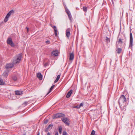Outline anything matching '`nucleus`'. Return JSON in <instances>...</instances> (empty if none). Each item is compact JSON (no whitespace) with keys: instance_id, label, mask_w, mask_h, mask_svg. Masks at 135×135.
<instances>
[{"instance_id":"38","label":"nucleus","mask_w":135,"mask_h":135,"mask_svg":"<svg viewBox=\"0 0 135 135\" xmlns=\"http://www.w3.org/2000/svg\"><path fill=\"white\" fill-rule=\"evenodd\" d=\"M79 106L80 107H81L83 106V103H81L79 105Z\"/></svg>"},{"instance_id":"9","label":"nucleus","mask_w":135,"mask_h":135,"mask_svg":"<svg viewBox=\"0 0 135 135\" xmlns=\"http://www.w3.org/2000/svg\"><path fill=\"white\" fill-rule=\"evenodd\" d=\"M51 55L52 56H56L58 55V52L57 51H54L51 52Z\"/></svg>"},{"instance_id":"42","label":"nucleus","mask_w":135,"mask_h":135,"mask_svg":"<svg viewBox=\"0 0 135 135\" xmlns=\"http://www.w3.org/2000/svg\"><path fill=\"white\" fill-rule=\"evenodd\" d=\"M54 33L56 36L57 35V32H55Z\"/></svg>"},{"instance_id":"11","label":"nucleus","mask_w":135,"mask_h":135,"mask_svg":"<svg viewBox=\"0 0 135 135\" xmlns=\"http://www.w3.org/2000/svg\"><path fill=\"white\" fill-rule=\"evenodd\" d=\"M72 93V90H70L67 93L66 96V97L67 98H69L71 96V95Z\"/></svg>"},{"instance_id":"20","label":"nucleus","mask_w":135,"mask_h":135,"mask_svg":"<svg viewBox=\"0 0 135 135\" xmlns=\"http://www.w3.org/2000/svg\"><path fill=\"white\" fill-rule=\"evenodd\" d=\"M118 42L119 44H120V45H122L123 43L122 39L120 38H119V39Z\"/></svg>"},{"instance_id":"45","label":"nucleus","mask_w":135,"mask_h":135,"mask_svg":"<svg viewBox=\"0 0 135 135\" xmlns=\"http://www.w3.org/2000/svg\"><path fill=\"white\" fill-rule=\"evenodd\" d=\"M47 135H50V133L49 132H48L47 133Z\"/></svg>"},{"instance_id":"2","label":"nucleus","mask_w":135,"mask_h":135,"mask_svg":"<svg viewBox=\"0 0 135 135\" xmlns=\"http://www.w3.org/2000/svg\"><path fill=\"white\" fill-rule=\"evenodd\" d=\"M126 99L125 96L123 95H122L119 100V104L124 103L126 101Z\"/></svg>"},{"instance_id":"46","label":"nucleus","mask_w":135,"mask_h":135,"mask_svg":"<svg viewBox=\"0 0 135 135\" xmlns=\"http://www.w3.org/2000/svg\"><path fill=\"white\" fill-rule=\"evenodd\" d=\"M57 32V30H54V32Z\"/></svg>"},{"instance_id":"10","label":"nucleus","mask_w":135,"mask_h":135,"mask_svg":"<svg viewBox=\"0 0 135 135\" xmlns=\"http://www.w3.org/2000/svg\"><path fill=\"white\" fill-rule=\"evenodd\" d=\"M37 77L39 79L41 80L42 79V76L40 73H38L37 75Z\"/></svg>"},{"instance_id":"43","label":"nucleus","mask_w":135,"mask_h":135,"mask_svg":"<svg viewBox=\"0 0 135 135\" xmlns=\"http://www.w3.org/2000/svg\"><path fill=\"white\" fill-rule=\"evenodd\" d=\"M55 135H58V133L57 132H56Z\"/></svg>"},{"instance_id":"3","label":"nucleus","mask_w":135,"mask_h":135,"mask_svg":"<svg viewBox=\"0 0 135 135\" xmlns=\"http://www.w3.org/2000/svg\"><path fill=\"white\" fill-rule=\"evenodd\" d=\"M7 43L12 47H14L15 46V44L13 42L11 38H9L7 40Z\"/></svg>"},{"instance_id":"19","label":"nucleus","mask_w":135,"mask_h":135,"mask_svg":"<svg viewBox=\"0 0 135 135\" xmlns=\"http://www.w3.org/2000/svg\"><path fill=\"white\" fill-rule=\"evenodd\" d=\"M62 129V128L61 127H59V133L60 134H61V133Z\"/></svg>"},{"instance_id":"40","label":"nucleus","mask_w":135,"mask_h":135,"mask_svg":"<svg viewBox=\"0 0 135 135\" xmlns=\"http://www.w3.org/2000/svg\"><path fill=\"white\" fill-rule=\"evenodd\" d=\"M68 15H69L70 14V12H67L66 13Z\"/></svg>"},{"instance_id":"39","label":"nucleus","mask_w":135,"mask_h":135,"mask_svg":"<svg viewBox=\"0 0 135 135\" xmlns=\"http://www.w3.org/2000/svg\"><path fill=\"white\" fill-rule=\"evenodd\" d=\"M58 80H59L58 79H56L54 81V83H56L57 82Z\"/></svg>"},{"instance_id":"36","label":"nucleus","mask_w":135,"mask_h":135,"mask_svg":"<svg viewBox=\"0 0 135 135\" xmlns=\"http://www.w3.org/2000/svg\"><path fill=\"white\" fill-rule=\"evenodd\" d=\"M65 11L66 13L70 12L69 9L67 8H65Z\"/></svg>"},{"instance_id":"24","label":"nucleus","mask_w":135,"mask_h":135,"mask_svg":"<svg viewBox=\"0 0 135 135\" xmlns=\"http://www.w3.org/2000/svg\"><path fill=\"white\" fill-rule=\"evenodd\" d=\"M8 17H7L6 16V17L4 20V22H7L8 20Z\"/></svg>"},{"instance_id":"21","label":"nucleus","mask_w":135,"mask_h":135,"mask_svg":"<svg viewBox=\"0 0 135 135\" xmlns=\"http://www.w3.org/2000/svg\"><path fill=\"white\" fill-rule=\"evenodd\" d=\"M4 83L3 81V80L0 79V85H3L4 84Z\"/></svg>"},{"instance_id":"7","label":"nucleus","mask_w":135,"mask_h":135,"mask_svg":"<svg viewBox=\"0 0 135 135\" xmlns=\"http://www.w3.org/2000/svg\"><path fill=\"white\" fill-rule=\"evenodd\" d=\"M70 28H67L66 30V36L68 37H69L70 36Z\"/></svg>"},{"instance_id":"47","label":"nucleus","mask_w":135,"mask_h":135,"mask_svg":"<svg viewBox=\"0 0 135 135\" xmlns=\"http://www.w3.org/2000/svg\"><path fill=\"white\" fill-rule=\"evenodd\" d=\"M37 135H40L39 133H38L37 134Z\"/></svg>"},{"instance_id":"6","label":"nucleus","mask_w":135,"mask_h":135,"mask_svg":"<svg viewBox=\"0 0 135 135\" xmlns=\"http://www.w3.org/2000/svg\"><path fill=\"white\" fill-rule=\"evenodd\" d=\"M61 119L62 121L66 125L69 126V123L68 122L69 120L68 119L66 118L63 117Z\"/></svg>"},{"instance_id":"15","label":"nucleus","mask_w":135,"mask_h":135,"mask_svg":"<svg viewBox=\"0 0 135 135\" xmlns=\"http://www.w3.org/2000/svg\"><path fill=\"white\" fill-rule=\"evenodd\" d=\"M16 94L17 95H20L22 94V92L18 90L16 91H15Z\"/></svg>"},{"instance_id":"35","label":"nucleus","mask_w":135,"mask_h":135,"mask_svg":"<svg viewBox=\"0 0 135 135\" xmlns=\"http://www.w3.org/2000/svg\"><path fill=\"white\" fill-rule=\"evenodd\" d=\"M45 42L48 44H49L50 43V41L49 40H47Z\"/></svg>"},{"instance_id":"4","label":"nucleus","mask_w":135,"mask_h":135,"mask_svg":"<svg viewBox=\"0 0 135 135\" xmlns=\"http://www.w3.org/2000/svg\"><path fill=\"white\" fill-rule=\"evenodd\" d=\"M65 115L64 114L62 113H58L55 115L54 118H60L62 117H65Z\"/></svg>"},{"instance_id":"18","label":"nucleus","mask_w":135,"mask_h":135,"mask_svg":"<svg viewBox=\"0 0 135 135\" xmlns=\"http://www.w3.org/2000/svg\"><path fill=\"white\" fill-rule=\"evenodd\" d=\"M3 75L5 77H7L8 75V72L5 71L3 74Z\"/></svg>"},{"instance_id":"25","label":"nucleus","mask_w":135,"mask_h":135,"mask_svg":"<svg viewBox=\"0 0 135 135\" xmlns=\"http://www.w3.org/2000/svg\"><path fill=\"white\" fill-rule=\"evenodd\" d=\"M106 40L107 42H109L110 40V38H108L107 37L106 38Z\"/></svg>"},{"instance_id":"29","label":"nucleus","mask_w":135,"mask_h":135,"mask_svg":"<svg viewBox=\"0 0 135 135\" xmlns=\"http://www.w3.org/2000/svg\"><path fill=\"white\" fill-rule=\"evenodd\" d=\"M80 107L79 105H77L75 106H74V108H80Z\"/></svg>"},{"instance_id":"1","label":"nucleus","mask_w":135,"mask_h":135,"mask_svg":"<svg viewBox=\"0 0 135 135\" xmlns=\"http://www.w3.org/2000/svg\"><path fill=\"white\" fill-rule=\"evenodd\" d=\"M22 57L21 54L16 55L14 58L12 62L13 64H16L20 62Z\"/></svg>"},{"instance_id":"22","label":"nucleus","mask_w":135,"mask_h":135,"mask_svg":"<svg viewBox=\"0 0 135 135\" xmlns=\"http://www.w3.org/2000/svg\"><path fill=\"white\" fill-rule=\"evenodd\" d=\"M83 9L85 12H86L87 10V7H83Z\"/></svg>"},{"instance_id":"44","label":"nucleus","mask_w":135,"mask_h":135,"mask_svg":"<svg viewBox=\"0 0 135 135\" xmlns=\"http://www.w3.org/2000/svg\"><path fill=\"white\" fill-rule=\"evenodd\" d=\"M47 64H48V63H46L45 64H44V66H47Z\"/></svg>"},{"instance_id":"32","label":"nucleus","mask_w":135,"mask_h":135,"mask_svg":"<svg viewBox=\"0 0 135 135\" xmlns=\"http://www.w3.org/2000/svg\"><path fill=\"white\" fill-rule=\"evenodd\" d=\"M66 131H64L62 133V135H66Z\"/></svg>"},{"instance_id":"30","label":"nucleus","mask_w":135,"mask_h":135,"mask_svg":"<svg viewBox=\"0 0 135 135\" xmlns=\"http://www.w3.org/2000/svg\"><path fill=\"white\" fill-rule=\"evenodd\" d=\"M28 102H25L23 103V104L25 105H27L28 104Z\"/></svg>"},{"instance_id":"12","label":"nucleus","mask_w":135,"mask_h":135,"mask_svg":"<svg viewBox=\"0 0 135 135\" xmlns=\"http://www.w3.org/2000/svg\"><path fill=\"white\" fill-rule=\"evenodd\" d=\"M74 58V54L73 53H70V54L69 60H72Z\"/></svg>"},{"instance_id":"14","label":"nucleus","mask_w":135,"mask_h":135,"mask_svg":"<svg viewBox=\"0 0 135 135\" xmlns=\"http://www.w3.org/2000/svg\"><path fill=\"white\" fill-rule=\"evenodd\" d=\"M55 85H52L51 88H50V90H49V91L48 92V93H47L46 95H47L48 94H49V93H50L52 91V89H53V88L55 87Z\"/></svg>"},{"instance_id":"37","label":"nucleus","mask_w":135,"mask_h":135,"mask_svg":"<svg viewBox=\"0 0 135 135\" xmlns=\"http://www.w3.org/2000/svg\"><path fill=\"white\" fill-rule=\"evenodd\" d=\"M49 129V128H48V127H47V128H46L45 129V131L46 132H47L48 131Z\"/></svg>"},{"instance_id":"33","label":"nucleus","mask_w":135,"mask_h":135,"mask_svg":"<svg viewBox=\"0 0 135 135\" xmlns=\"http://www.w3.org/2000/svg\"><path fill=\"white\" fill-rule=\"evenodd\" d=\"M52 28L54 29V31L57 30L56 27V26H54L52 27Z\"/></svg>"},{"instance_id":"16","label":"nucleus","mask_w":135,"mask_h":135,"mask_svg":"<svg viewBox=\"0 0 135 135\" xmlns=\"http://www.w3.org/2000/svg\"><path fill=\"white\" fill-rule=\"evenodd\" d=\"M121 108L122 112L123 113H124V111H125L126 110V107L125 106H123L122 108Z\"/></svg>"},{"instance_id":"27","label":"nucleus","mask_w":135,"mask_h":135,"mask_svg":"<svg viewBox=\"0 0 135 135\" xmlns=\"http://www.w3.org/2000/svg\"><path fill=\"white\" fill-rule=\"evenodd\" d=\"M68 16L69 17V19H70V20L71 21L72 20V17L71 14H70L69 15H68Z\"/></svg>"},{"instance_id":"5","label":"nucleus","mask_w":135,"mask_h":135,"mask_svg":"<svg viewBox=\"0 0 135 135\" xmlns=\"http://www.w3.org/2000/svg\"><path fill=\"white\" fill-rule=\"evenodd\" d=\"M130 44L129 47L132 48L133 46V37L132 34L131 32L130 33Z\"/></svg>"},{"instance_id":"8","label":"nucleus","mask_w":135,"mask_h":135,"mask_svg":"<svg viewBox=\"0 0 135 135\" xmlns=\"http://www.w3.org/2000/svg\"><path fill=\"white\" fill-rule=\"evenodd\" d=\"M13 63H9L6 64V68L7 69H8L12 68L13 66Z\"/></svg>"},{"instance_id":"26","label":"nucleus","mask_w":135,"mask_h":135,"mask_svg":"<svg viewBox=\"0 0 135 135\" xmlns=\"http://www.w3.org/2000/svg\"><path fill=\"white\" fill-rule=\"evenodd\" d=\"M53 126V125L51 123L48 126V128H52V126Z\"/></svg>"},{"instance_id":"23","label":"nucleus","mask_w":135,"mask_h":135,"mask_svg":"<svg viewBox=\"0 0 135 135\" xmlns=\"http://www.w3.org/2000/svg\"><path fill=\"white\" fill-rule=\"evenodd\" d=\"M95 132L94 130L92 131L90 135H96L95 134Z\"/></svg>"},{"instance_id":"31","label":"nucleus","mask_w":135,"mask_h":135,"mask_svg":"<svg viewBox=\"0 0 135 135\" xmlns=\"http://www.w3.org/2000/svg\"><path fill=\"white\" fill-rule=\"evenodd\" d=\"M60 75H58L56 79H57L59 80L60 78Z\"/></svg>"},{"instance_id":"34","label":"nucleus","mask_w":135,"mask_h":135,"mask_svg":"<svg viewBox=\"0 0 135 135\" xmlns=\"http://www.w3.org/2000/svg\"><path fill=\"white\" fill-rule=\"evenodd\" d=\"M48 120H45L44 122V123L45 124H46L48 122Z\"/></svg>"},{"instance_id":"28","label":"nucleus","mask_w":135,"mask_h":135,"mask_svg":"<svg viewBox=\"0 0 135 135\" xmlns=\"http://www.w3.org/2000/svg\"><path fill=\"white\" fill-rule=\"evenodd\" d=\"M15 81H16L17 80V78L16 76H14L12 78Z\"/></svg>"},{"instance_id":"41","label":"nucleus","mask_w":135,"mask_h":135,"mask_svg":"<svg viewBox=\"0 0 135 135\" xmlns=\"http://www.w3.org/2000/svg\"><path fill=\"white\" fill-rule=\"evenodd\" d=\"M26 28L27 29V32H28V31H28L29 28L28 27H26Z\"/></svg>"},{"instance_id":"13","label":"nucleus","mask_w":135,"mask_h":135,"mask_svg":"<svg viewBox=\"0 0 135 135\" xmlns=\"http://www.w3.org/2000/svg\"><path fill=\"white\" fill-rule=\"evenodd\" d=\"M13 12H14L13 10L7 13L6 16L9 18L11 15L12 13H13Z\"/></svg>"},{"instance_id":"17","label":"nucleus","mask_w":135,"mask_h":135,"mask_svg":"<svg viewBox=\"0 0 135 135\" xmlns=\"http://www.w3.org/2000/svg\"><path fill=\"white\" fill-rule=\"evenodd\" d=\"M122 50L121 48H118L116 50V51H117V53L119 54L121 52Z\"/></svg>"}]
</instances>
